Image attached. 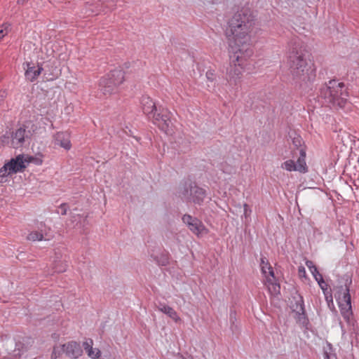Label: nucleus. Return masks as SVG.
Returning <instances> with one entry per match:
<instances>
[{
    "mask_svg": "<svg viewBox=\"0 0 359 359\" xmlns=\"http://www.w3.org/2000/svg\"><path fill=\"white\" fill-rule=\"evenodd\" d=\"M34 161L36 164H41L42 161L38 158H35L32 156H27L24 158L22 156H18L15 158L11 159L9 163L11 164V168L13 169V172L16 173L19 171H21L23 168L26 167V163H30Z\"/></svg>",
    "mask_w": 359,
    "mask_h": 359,
    "instance_id": "nucleus-11",
    "label": "nucleus"
},
{
    "mask_svg": "<svg viewBox=\"0 0 359 359\" xmlns=\"http://www.w3.org/2000/svg\"><path fill=\"white\" fill-rule=\"evenodd\" d=\"M311 273H312L313 278H315L317 276H319L320 275H321L318 271V269L317 267H314L313 269H311L310 270Z\"/></svg>",
    "mask_w": 359,
    "mask_h": 359,
    "instance_id": "nucleus-33",
    "label": "nucleus"
},
{
    "mask_svg": "<svg viewBox=\"0 0 359 359\" xmlns=\"http://www.w3.org/2000/svg\"><path fill=\"white\" fill-rule=\"evenodd\" d=\"M180 196L188 201H193L194 203L201 205L205 197V191L192 183H185L179 191Z\"/></svg>",
    "mask_w": 359,
    "mask_h": 359,
    "instance_id": "nucleus-5",
    "label": "nucleus"
},
{
    "mask_svg": "<svg viewBox=\"0 0 359 359\" xmlns=\"http://www.w3.org/2000/svg\"><path fill=\"white\" fill-rule=\"evenodd\" d=\"M107 76L112 80L118 87L124 81V72L119 68L115 69L111 71L110 73L107 75Z\"/></svg>",
    "mask_w": 359,
    "mask_h": 359,
    "instance_id": "nucleus-21",
    "label": "nucleus"
},
{
    "mask_svg": "<svg viewBox=\"0 0 359 359\" xmlns=\"http://www.w3.org/2000/svg\"><path fill=\"white\" fill-rule=\"evenodd\" d=\"M171 115V112L167 108L158 106V109L150 119L160 130L168 134L172 130Z\"/></svg>",
    "mask_w": 359,
    "mask_h": 359,
    "instance_id": "nucleus-6",
    "label": "nucleus"
},
{
    "mask_svg": "<svg viewBox=\"0 0 359 359\" xmlns=\"http://www.w3.org/2000/svg\"><path fill=\"white\" fill-rule=\"evenodd\" d=\"M157 308L158 311L166 314L175 322H178L180 320V318L178 316L177 312L172 307L165 304H159Z\"/></svg>",
    "mask_w": 359,
    "mask_h": 359,
    "instance_id": "nucleus-22",
    "label": "nucleus"
},
{
    "mask_svg": "<svg viewBox=\"0 0 359 359\" xmlns=\"http://www.w3.org/2000/svg\"><path fill=\"white\" fill-rule=\"evenodd\" d=\"M222 170H223V172H224L230 173V172H231L232 168H228V169H225V170H224V168H222Z\"/></svg>",
    "mask_w": 359,
    "mask_h": 359,
    "instance_id": "nucleus-39",
    "label": "nucleus"
},
{
    "mask_svg": "<svg viewBox=\"0 0 359 359\" xmlns=\"http://www.w3.org/2000/svg\"><path fill=\"white\" fill-rule=\"evenodd\" d=\"M282 168L287 170V171H296L295 169V163L292 160H288L285 161L282 164Z\"/></svg>",
    "mask_w": 359,
    "mask_h": 359,
    "instance_id": "nucleus-25",
    "label": "nucleus"
},
{
    "mask_svg": "<svg viewBox=\"0 0 359 359\" xmlns=\"http://www.w3.org/2000/svg\"><path fill=\"white\" fill-rule=\"evenodd\" d=\"M28 1L29 0H18V4L23 5L25 2Z\"/></svg>",
    "mask_w": 359,
    "mask_h": 359,
    "instance_id": "nucleus-38",
    "label": "nucleus"
},
{
    "mask_svg": "<svg viewBox=\"0 0 359 359\" xmlns=\"http://www.w3.org/2000/svg\"><path fill=\"white\" fill-rule=\"evenodd\" d=\"M77 217L79 218L82 217V216H81L80 215H78Z\"/></svg>",
    "mask_w": 359,
    "mask_h": 359,
    "instance_id": "nucleus-41",
    "label": "nucleus"
},
{
    "mask_svg": "<svg viewBox=\"0 0 359 359\" xmlns=\"http://www.w3.org/2000/svg\"><path fill=\"white\" fill-rule=\"evenodd\" d=\"M325 297L326 301L329 303L330 302H332V293L328 291V290H325V292H323Z\"/></svg>",
    "mask_w": 359,
    "mask_h": 359,
    "instance_id": "nucleus-32",
    "label": "nucleus"
},
{
    "mask_svg": "<svg viewBox=\"0 0 359 359\" xmlns=\"http://www.w3.org/2000/svg\"><path fill=\"white\" fill-rule=\"evenodd\" d=\"M182 219L189 229L197 236H201L208 233V229L198 218L192 217L191 215L185 214Z\"/></svg>",
    "mask_w": 359,
    "mask_h": 359,
    "instance_id": "nucleus-9",
    "label": "nucleus"
},
{
    "mask_svg": "<svg viewBox=\"0 0 359 359\" xmlns=\"http://www.w3.org/2000/svg\"><path fill=\"white\" fill-rule=\"evenodd\" d=\"M338 300L341 316L348 323H350L353 312L351 309V295L349 293V286L347 285V283H345V287H343L342 286L340 287Z\"/></svg>",
    "mask_w": 359,
    "mask_h": 359,
    "instance_id": "nucleus-7",
    "label": "nucleus"
},
{
    "mask_svg": "<svg viewBox=\"0 0 359 359\" xmlns=\"http://www.w3.org/2000/svg\"><path fill=\"white\" fill-rule=\"evenodd\" d=\"M93 341L90 339H86L83 343V347L87 353L89 358L92 359H97L100 356L101 352L98 348H93Z\"/></svg>",
    "mask_w": 359,
    "mask_h": 359,
    "instance_id": "nucleus-19",
    "label": "nucleus"
},
{
    "mask_svg": "<svg viewBox=\"0 0 359 359\" xmlns=\"http://www.w3.org/2000/svg\"><path fill=\"white\" fill-rule=\"evenodd\" d=\"M141 106L144 114H145L150 119L151 117L157 111L158 107L156 105L155 102L148 96L144 95L141 99Z\"/></svg>",
    "mask_w": 359,
    "mask_h": 359,
    "instance_id": "nucleus-13",
    "label": "nucleus"
},
{
    "mask_svg": "<svg viewBox=\"0 0 359 359\" xmlns=\"http://www.w3.org/2000/svg\"><path fill=\"white\" fill-rule=\"evenodd\" d=\"M294 307V306H292ZM293 311L296 312L297 320L299 323L305 326L308 323V319L305 315L304 305L302 297H300L299 299L296 302V307L293 308Z\"/></svg>",
    "mask_w": 359,
    "mask_h": 359,
    "instance_id": "nucleus-17",
    "label": "nucleus"
},
{
    "mask_svg": "<svg viewBox=\"0 0 359 359\" xmlns=\"http://www.w3.org/2000/svg\"><path fill=\"white\" fill-rule=\"evenodd\" d=\"M62 350L70 358H78L83 353L81 345L76 341H69L62 346Z\"/></svg>",
    "mask_w": 359,
    "mask_h": 359,
    "instance_id": "nucleus-12",
    "label": "nucleus"
},
{
    "mask_svg": "<svg viewBox=\"0 0 359 359\" xmlns=\"http://www.w3.org/2000/svg\"><path fill=\"white\" fill-rule=\"evenodd\" d=\"M23 344L16 342L13 339H6L4 341L3 348L5 351V357L8 359H16L22 354Z\"/></svg>",
    "mask_w": 359,
    "mask_h": 359,
    "instance_id": "nucleus-10",
    "label": "nucleus"
},
{
    "mask_svg": "<svg viewBox=\"0 0 359 359\" xmlns=\"http://www.w3.org/2000/svg\"><path fill=\"white\" fill-rule=\"evenodd\" d=\"M235 315H236L235 313L231 312V313H230V320L231 321H233V318H235Z\"/></svg>",
    "mask_w": 359,
    "mask_h": 359,
    "instance_id": "nucleus-37",
    "label": "nucleus"
},
{
    "mask_svg": "<svg viewBox=\"0 0 359 359\" xmlns=\"http://www.w3.org/2000/svg\"><path fill=\"white\" fill-rule=\"evenodd\" d=\"M60 211L61 215H65L67 212V205L66 203H62L59 207V210Z\"/></svg>",
    "mask_w": 359,
    "mask_h": 359,
    "instance_id": "nucleus-30",
    "label": "nucleus"
},
{
    "mask_svg": "<svg viewBox=\"0 0 359 359\" xmlns=\"http://www.w3.org/2000/svg\"><path fill=\"white\" fill-rule=\"evenodd\" d=\"M55 350H56V348H53V353H55Z\"/></svg>",
    "mask_w": 359,
    "mask_h": 359,
    "instance_id": "nucleus-40",
    "label": "nucleus"
},
{
    "mask_svg": "<svg viewBox=\"0 0 359 359\" xmlns=\"http://www.w3.org/2000/svg\"><path fill=\"white\" fill-rule=\"evenodd\" d=\"M314 279L317 281L323 292H325V290H327V284L325 282L323 276L320 275L319 276L316 277Z\"/></svg>",
    "mask_w": 359,
    "mask_h": 359,
    "instance_id": "nucleus-26",
    "label": "nucleus"
},
{
    "mask_svg": "<svg viewBox=\"0 0 359 359\" xmlns=\"http://www.w3.org/2000/svg\"><path fill=\"white\" fill-rule=\"evenodd\" d=\"M251 212V210L249 208V206L247 204L244 205V215L245 217H248L250 213Z\"/></svg>",
    "mask_w": 359,
    "mask_h": 359,
    "instance_id": "nucleus-35",
    "label": "nucleus"
},
{
    "mask_svg": "<svg viewBox=\"0 0 359 359\" xmlns=\"http://www.w3.org/2000/svg\"><path fill=\"white\" fill-rule=\"evenodd\" d=\"M13 173V169L11 168L10 163H6L1 169H0V177H5L8 175Z\"/></svg>",
    "mask_w": 359,
    "mask_h": 359,
    "instance_id": "nucleus-24",
    "label": "nucleus"
},
{
    "mask_svg": "<svg viewBox=\"0 0 359 359\" xmlns=\"http://www.w3.org/2000/svg\"><path fill=\"white\" fill-rule=\"evenodd\" d=\"M324 359H337L336 354L331 351H324Z\"/></svg>",
    "mask_w": 359,
    "mask_h": 359,
    "instance_id": "nucleus-28",
    "label": "nucleus"
},
{
    "mask_svg": "<svg viewBox=\"0 0 359 359\" xmlns=\"http://www.w3.org/2000/svg\"><path fill=\"white\" fill-rule=\"evenodd\" d=\"M299 157L295 163L296 171L302 173H305L308 171V168L306 163V152L303 149H300Z\"/></svg>",
    "mask_w": 359,
    "mask_h": 359,
    "instance_id": "nucleus-23",
    "label": "nucleus"
},
{
    "mask_svg": "<svg viewBox=\"0 0 359 359\" xmlns=\"http://www.w3.org/2000/svg\"><path fill=\"white\" fill-rule=\"evenodd\" d=\"M4 98V93H0V106L2 104Z\"/></svg>",
    "mask_w": 359,
    "mask_h": 359,
    "instance_id": "nucleus-36",
    "label": "nucleus"
},
{
    "mask_svg": "<svg viewBox=\"0 0 359 359\" xmlns=\"http://www.w3.org/2000/svg\"><path fill=\"white\" fill-rule=\"evenodd\" d=\"M27 69L25 71V77L29 81L33 82L40 75L43 71V67L39 65L36 67L31 66L28 62L27 63Z\"/></svg>",
    "mask_w": 359,
    "mask_h": 359,
    "instance_id": "nucleus-20",
    "label": "nucleus"
},
{
    "mask_svg": "<svg viewBox=\"0 0 359 359\" xmlns=\"http://www.w3.org/2000/svg\"><path fill=\"white\" fill-rule=\"evenodd\" d=\"M298 274L299 277H306V269L303 266H299L298 268Z\"/></svg>",
    "mask_w": 359,
    "mask_h": 359,
    "instance_id": "nucleus-31",
    "label": "nucleus"
},
{
    "mask_svg": "<svg viewBox=\"0 0 359 359\" xmlns=\"http://www.w3.org/2000/svg\"><path fill=\"white\" fill-rule=\"evenodd\" d=\"M39 231H31L27 236V240L30 241H49L50 236L48 235L46 227L42 224L39 227Z\"/></svg>",
    "mask_w": 359,
    "mask_h": 359,
    "instance_id": "nucleus-16",
    "label": "nucleus"
},
{
    "mask_svg": "<svg viewBox=\"0 0 359 359\" xmlns=\"http://www.w3.org/2000/svg\"><path fill=\"white\" fill-rule=\"evenodd\" d=\"M348 95L342 82L330 80L323 85L319 89L318 97L324 104H332L343 107Z\"/></svg>",
    "mask_w": 359,
    "mask_h": 359,
    "instance_id": "nucleus-3",
    "label": "nucleus"
},
{
    "mask_svg": "<svg viewBox=\"0 0 359 359\" xmlns=\"http://www.w3.org/2000/svg\"><path fill=\"white\" fill-rule=\"evenodd\" d=\"M306 265L309 268V270H311V269H313L314 267H316V265L314 264V263L312 261H310V260H307L306 262Z\"/></svg>",
    "mask_w": 359,
    "mask_h": 359,
    "instance_id": "nucleus-34",
    "label": "nucleus"
},
{
    "mask_svg": "<svg viewBox=\"0 0 359 359\" xmlns=\"http://www.w3.org/2000/svg\"><path fill=\"white\" fill-rule=\"evenodd\" d=\"M288 54L289 69L292 80L300 86L312 80L315 76L314 70L297 39L290 42Z\"/></svg>",
    "mask_w": 359,
    "mask_h": 359,
    "instance_id": "nucleus-2",
    "label": "nucleus"
},
{
    "mask_svg": "<svg viewBox=\"0 0 359 359\" xmlns=\"http://www.w3.org/2000/svg\"><path fill=\"white\" fill-rule=\"evenodd\" d=\"M260 266L262 272L266 278L265 284L269 287V290H273V292H279L280 285L276 283L273 268L265 257L261 259Z\"/></svg>",
    "mask_w": 359,
    "mask_h": 359,
    "instance_id": "nucleus-8",
    "label": "nucleus"
},
{
    "mask_svg": "<svg viewBox=\"0 0 359 359\" xmlns=\"http://www.w3.org/2000/svg\"><path fill=\"white\" fill-rule=\"evenodd\" d=\"M55 144L69 150L71 148L69 135L65 132L56 133L55 135Z\"/></svg>",
    "mask_w": 359,
    "mask_h": 359,
    "instance_id": "nucleus-18",
    "label": "nucleus"
},
{
    "mask_svg": "<svg viewBox=\"0 0 359 359\" xmlns=\"http://www.w3.org/2000/svg\"><path fill=\"white\" fill-rule=\"evenodd\" d=\"M252 54L251 48H229L230 67L227 69V80L230 84H236L241 78L245 62Z\"/></svg>",
    "mask_w": 359,
    "mask_h": 359,
    "instance_id": "nucleus-4",
    "label": "nucleus"
},
{
    "mask_svg": "<svg viewBox=\"0 0 359 359\" xmlns=\"http://www.w3.org/2000/svg\"><path fill=\"white\" fill-rule=\"evenodd\" d=\"M357 219L359 220V214L357 216Z\"/></svg>",
    "mask_w": 359,
    "mask_h": 359,
    "instance_id": "nucleus-42",
    "label": "nucleus"
},
{
    "mask_svg": "<svg viewBox=\"0 0 359 359\" xmlns=\"http://www.w3.org/2000/svg\"><path fill=\"white\" fill-rule=\"evenodd\" d=\"M206 77L210 81H214L215 79V74L214 71H212V70L208 71L206 72Z\"/></svg>",
    "mask_w": 359,
    "mask_h": 359,
    "instance_id": "nucleus-29",
    "label": "nucleus"
},
{
    "mask_svg": "<svg viewBox=\"0 0 359 359\" xmlns=\"http://www.w3.org/2000/svg\"><path fill=\"white\" fill-rule=\"evenodd\" d=\"M255 15L246 8L236 13L226 31L229 48H250V32L255 25Z\"/></svg>",
    "mask_w": 359,
    "mask_h": 359,
    "instance_id": "nucleus-1",
    "label": "nucleus"
},
{
    "mask_svg": "<svg viewBox=\"0 0 359 359\" xmlns=\"http://www.w3.org/2000/svg\"><path fill=\"white\" fill-rule=\"evenodd\" d=\"M100 89L103 95L107 96L115 93L116 92L117 86L112 80L106 76L100 80Z\"/></svg>",
    "mask_w": 359,
    "mask_h": 359,
    "instance_id": "nucleus-14",
    "label": "nucleus"
},
{
    "mask_svg": "<svg viewBox=\"0 0 359 359\" xmlns=\"http://www.w3.org/2000/svg\"><path fill=\"white\" fill-rule=\"evenodd\" d=\"M66 264H55L54 266L55 271L57 273H62L66 271Z\"/></svg>",
    "mask_w": 359,
    "mask_h": 359,
    "instance_id": "nucleus-27",
    "label": "nucleus"
},
{
    "mask_svg": "<svg viewBox=\"0 0 359 359\" xmlns=\"http://www.w3.org/2000/svg\"><path fill=\"white\" fill-rule=\"evenodd\" d=\"M28 137L26 130L23 128H18L15 133L12 135L11 139V145L13 148H19L21 147L24 142H25V139Z\"/></svg>",
    "mask_w": 359,
    "mask_h": 359,
    "instance_id": "nucleus-15",
    "label": "nucleus"
}]
</instances>
